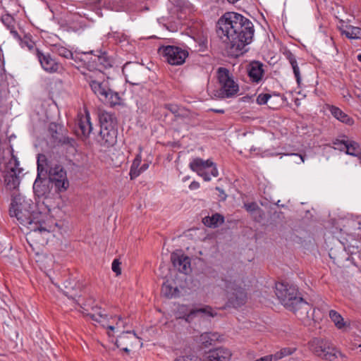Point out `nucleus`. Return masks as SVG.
I'll return each instance as SVG.
<instances>
[{"instance_id": "1", "label": "nucleus", "mask_w": 361, "mask_h": 361, "mask_svg": "<svg viewBox=\"0 0 361 361\" xmlns=\"http://www.w3.org/2000/svg\"><path fill=\"white\" fill-rule=\"evenodd\" d=\"M216 33L228 54L238 57L247 51L245 47L252 42L255 30L252 23L241 14L227 12L219 19Z\"/></svg>"}, {"instance_id": "2", "label": "nucleus", "mask_w": 361, "mask_h": 361, "mask_svg": "<svg viewBox=\"0 0 361 361\" xmlns=\"http://www.w3.org/2000/svg\"><path fill=\"white\" fill-rule=\"evenodd\" d=\"M35 205L31 199L21 194L12 195L9 214L16 217L18 222L27 226L30 231L43 232L47 230L42 226V214L34 210Z\"/></svg>"}, {"instance_id": "3", "label": "nucleus", "mask_w": 361, "mask_h": 361, "mask_svg": "<svg viewBox=\"0 0 361 361\" xmlns=\"http://www.w3.org/2000/svg\"><path fill=\"white\" fill-rule=\"evenodd\" d=\"M275 294L281 303L298 318L309 317L311 307L302 298L297 286L285 282L276 283Z\"/></svg>"}, {"instance_id": "4", "label": "nucleus", "mask_w": 361, "mask_h": 361, "mask_svg": "<svg viewBox=\"0 0 361 361\" xmlns=\"http://www.w3.org/2000/svg\"><path fill=\"white\" fill-rule=\"evenodd\" d=\"M226 293L228 307L238 308L243 305L247 300V293L244 282L239 276H230L223 279Z\"/></svg>"}, {"instance_id": "5", "label": "nucleus", "mask_w": 361, "mask_h": 361, "mask_svg": "<svg viewBox=\"0 0 361 361\" xmlns=\"http://www.w3.org/2000/svg\"><path fill=\"white\" fill-rule=\"evenodd\" d=\"M96 73H84L86 81L89 83L92 92L103 103L111 106L120 104V97L118 93L113 92L109 86V82L99 80L94 76Z\"/></svg>"}, {"instance_id": "6", "label": "nucleus", "mask_w": 361, "mask_h": 361, "mask_svg": "<svg viewBox=\"0 0 361 361\" xmlns=\"http://www.w3.org/2000/svg\"><path fill=\"white\" fill-rule=\"evenodd\" d=\"M218 86L215 96L219 98H231L239 92L238 84L234 80L229 71L223 67L217 70Z\"/></svg>"}, {"instance_id": "7", "label": "nucleus", "mask_w": 361, "mask_h": 361, "mask_svg": "<svg viewBox=\"0 0 361 361\" xmlns=\"http://www.w3.org/2000/svg\"><path fill=\"white\" fill-rule=\"evenodd\" d=\"M100 123L101 144L105 147L113 146L117 138V119L115 114H98Z\"/></svg>"}, {"instance_id": "8", "label": "nucleus", "mask_w": 361, "mask_h": 361, "mask_svg": "<svg viewBox=\"0 0 361 361\" xmlns=\"http://www.w3.org/2000/svg\"><path fill=\"white\" fill-rule=\"evenodd\" d=\"M310 350L317 357L329 361H338L339 357L345 356L338 350L330 345L328 341L314 338L309 342Z\"/></svg>"}, {"instance_id": "9", "label": "nucleus", "mask_w": 361, "mask_h": 361, "mask_svg": "<svg viewBox=\"0 0 361 361\" xmlns=\"http://www.w3.org/2000/svg\"><path fill=\"white\" fill-rule=\"evenodd\" d=\"M189 168L202 177L204 181H209L211 176L217 177L219 176L216 165L210 159L204 160L199 157L194 158L190 162Z\"/></svg>"}, {"instance_id": "10", "label": "nucleus", "mask_w": 361, "mask_h": 361, "mask_svg": "<svg viewBox=\"0 0 361 361\" xmlns=\"http://www.w3.org/2000/svg\"><path fill=\"white\" fill-rule=\"evenodd\" d=\"M56 53L66 59H72L76 63L78 61L83 62L88 67L90 66V61H92L93 63L99 62L102 63V58L98 55H93V51H87V52H80L76 51L75 54H73L67 48L63 46H56L55 47Z\"/></svg>"}, {"instance_id": "11", "label": "nucleus", "mask_w": 361, "mask_h": 361, "mask_svg": "<svg viewBox=\"0 0 361 361\" xmlns=\"http://www.w3.org/2000/svg\"><path fill=\"white\" fill-rule=\"evenodd\" d=\"M159 53L164 57L165 61L172 66L182 65L188 56L187 50L170 45L160 47Z\"/></svg>"}, {"instance_id": "12", "label": "nucleus", "mask_w": 361, "mask_h": 361, "mask_svg": "<svg viewBox=\"0 0 361 361\" xmlns=\"http://www.w3.org/2000/svg\"><path fill=\"white\" fill-rule=\"evenodd\" d=\"M49 178L59 192L65 191L69 185L66 171L62 166L55 165L49 169Z\"/></svg>"}, {"instance_id": "13", "label": "nucleus", "mask_w": 361, "mask_h": 361, "mask_svg": "<svg viewBox=\"0 0 361 361\" xmlns=\"http://www.w3.org/2000/svg\"><path fill=\"white\" fill-rule=\"evenodd\" d=\"M35 55L43 70L49 73H57L61 67V64L49 53L45 54L36 49Z\"/></svg>"}, {"instance_id": "14", "label": "nucleus", "mask_w": 361, "mask_h": 361, "mask_svg": "<svg viewBox=\"0 0 361 361\" xmlns=\"http://www.w3.org/2000/svg\"><path fill=\"white\" fill-rule=\"evenodd\" d=\"M22 172V169L19 168V161L17 159H13V166L7 171L4 176V182L6 186L9 190H16L20 185L19 174Z\"/></svg>"}, {"instance_id": "15", "label": "nucleus", "mask_w": 361, "mask_h": 361, "mask_svg": "<svg viewBox=\"0 0 361 361\" xmlns=\"http://www.w3.org/2000/svg\"><path fill=\"white\" fill-rule=\"evenodd\" d=\"M333 144L336 149L345 150L346 154L354 157L361 156V147L355 141L349 140H336Z\"/></svg>"}, {"instance_id": "16", "label": "nucleus", "mask_w": 361, "mask_h": 361, "mask_svg": "<svg viewBox=\"0 0 361 361\" xmlns=\"http://www.w3.org/2000/svg\"><path fill=\"white\" fill-rule=\"evenodd\" d=\"M178 311L180 314L183 313V315L179 316V317L184 319L188 322H190L195 315L200 313L204 314L212 317L216 315V312H214L212 308L209 306L190 310H188L185 306H181Z\"/></svg>"}, {"instance_id": "17", "label": "nucleus", "mask_w": 361, "mask_h": 361, "mask_svg": "<svg viewBox=\"0 0 361 361\" xmlns=\"http://www.w3.org/2000/svg\"><path fill=\"white\" fill-rule=\"evenodd\" d=\"M247 73L252 82L259 84L262 82L264 69V64L259 61H252L247 66Z\"/></svg>"}, {"instance_id": "18", "label": "nucleus", "mask_w": 361, "mask_h": 361, "mask_svg": "<svg viewBox=\"0 0 361 361\" xmlns=\"http://www.w3.org/2000/svg\"><path fill=\"white\" fill-rule=\"evenodd\" d=\"M75 125L78 127L77 134L85 137H87L92 130L90 114H77Z\"/></svg>"}, {"instance_id": "19", "label": "nucleus", "mask_w": 361, "mask_h": 361, "mask_svg": "<svg viewBox=\"0 0 361 361\" xmlns=\"http://www.w3.org/2000/svg\"><path fill=\"white\" fill-rule=\"evenodd\" d=\"M231 356L232 353L229 349L220 347L210 350L202 361H230Z\"/></svg>"}, {"instance_id": "20", "label": "nucleus", "mask_w": 361, "mask_h": 361, "mask_svg": "<svg viewBox=\"0 0 361 361\" xmlns=\"http://www.w3.org/2000/svg\"><path fill=\"white\" fill-rule=\"evenodd\" d=\"M173 265L179 272L188 274L191 271L190 259L184 255L173 253L171 256Z\"/></svg>"}, {"instance_id": "21", "label": "nucleus", "mask_w": 361, "mask_h": 361, "mask_svg": "<svg viewBox=\"0 0 361 361\" xmlns=\"http://www.w3.org/2000/svg\"><path fill=\"white\" fill-rule=\"evenodd\" d=\"M342 35H345L347 38L350 39H361V28L353 25H342L339 27Z\"/></svg>"}, {"instance_id": "22", "label": "nucleus", "mask_w": 361, "mask_h": 361, "mask_svg": "<svg viewBox=\"0 0 361 361\" xmlns=\"http://www.w3.org/2000/svg\"><path fill=\"white\" fill-rule=\"evenodd\" d=\"M92 312L88 313L87 316L91 319L98 323H101L102 326H105V322L108 319V315L104 313V310H102L101 307L95 306L92 308Z\"/></svg>"}, {"instance_id": "23", "label": "nucleus", "mask_w": 361, "mask_h": 361, "mask_svg": "<svg viewBox=\"0 0 361 361\" xmlns=\"http://www.w3.org/2000/svg\"><path fill=\"white\" fill-rule=\"evenodd\" d=\"M220 338L219 334L217 332H205L201 334L200 341L205 347L212 345Z\"/></svg>"}, {"instance_id": "24", "label": "nucleus", "mask_w": 361, "mask_h": 361, "mask_svg": "<svg viewBox=\"0 0 361 361\" xmlns=\"http://www.w3.org/2000/svg\"><path fill=\"white\" fill-rule=\"evenodd\" d=\"M224 218L220 214L216 213L212 216H206L203 219V223L208 227H217L219 224L224 223Z\"/></svg>"}, {"instance_id": "25", "label": "nucleus", "mask_w": 361, "mask_h": 361, "mask_svg": "<svg viewBox=\"0 0 361 361\" xmlns=\"http://www.w3.org/2000/svg\"><path fill=\"white\" fill-rule=\"evenodd\" d=\"M37 175L38 177L40 176V174L44 171L46 173L49 172V169L51 167L48 164V161L47 159V157L43 154H39L37 156Z\"/></svg>"}, {"instance_id": "26", "label": "nucleus", "mask_w": 361, "mask_h": 361, "mask_svg": "<svg viewBox=\"0 0 361 361\" xmlns=\"http://www.w3.org/2000/svg\"><path fill=\"white\" fill-rule=\"evenodd\" d=\"M14 38L16 39L19 42L20 45L23 49L27 48L29 51H31L35 47V44L34 41L31 39L30 35H25L22 38L18 35V37H14Z\"/></svg>"}, {"instance_id": "27", "label": "nucleus", "mask_w": 361, "mask_h": 361, "mask_svg": "<svg viewBox=\"0 0 361 361\" xmlns=\"http://www.w3.org/2000/svg\"><path fill=\"white\" fill-rule=\"evenodd\" d=\"M33 191L35 194L38 197L44 195L47 191V185L42 183L39 176L37 177L33 184Z\"/></svg>"}, {"instance_id": "28", "label": "nucleus", "mask_w": 361, "mask_h": 361, "mask_svg": "<svg viewBox=\"0 0 361 361\" xmlns=\"http://www.w3.org/2000/svg\"><path fill=\"white\" fill-rule=\"evenodd\" d=\"M2 23L7 27V28L10 30L11 34L13 37H18V33L15 30L13 23L14 20L11 16L7 14L4 15L1 18Z\"/></svg>"}, {"instance_id": "29", "label": "nucleus", "mask_w": 361, "mask_h": 361, "mask_svg": "<svg viewBox=\"0 0 361 361\" xmlns=\"http://www.w3.org/2000/svg\"><path fill=\"white\" fill-rule=\"evenodd\" d=\"M142 157L139 154H137L133 160V162L131 165L130 170V176L131 179H134L140 176V171H138L139 166L141 164Z\"/></svg>"}, {"instance_id": "30", "label": "nucleus", "mask_w": 361, "mask_h": 361, "mask_svg": "<svg viewBox=\"0 0 361 361\" xmlns=\"http://www.w3.org/2000/svg\"><path fill=\"white\" fill-rule=\"evenodd\" d=\"M178 292V288H173L169 281L165 282L162 286L161 293L168 298L176 297Z\"/></svg>"}, {"instance_id": "31", "label": "nucleus", "mask_w": 361, "mask_h": 361, "mask_svg": "<svg viewBox=\"0 0 361 361\" xmlns=\"http://www.w3.org/2000/svg\"><path fill=\"white\" fill-rule=\"evenodd\" d=\"M329 317L338 329H341L344 326L345 324L343 317L336 310H331L329 311Z\"/></svg>"}, {"instance_id": "32", "label": "nucleus", "mask_w": 361, "mask_h": 361, "mask_svg": "<svg viewBox=\"0 0 361 361\" xmlns=\"http://www.w3.org/2000/svg\"><path fill=\"white\" fill-rule=\"evenodd\" d=\"M288 59H289V62L291 64V66L293 68V71L295 77L296 78V81H297L298 84H300V81H301V78H300V69L298 66L297 61H296L295 56L292 54H290L289 56Z\"/></svg>"}, {"instance_id": "33", "label": "nucleus", "mask_w": 361, "mask_h": 361, "mask_svg": "<svg viewBox=\"0 0 361 361\" xmlns=\"http://www.w3.org/2000/svg\"><path fill=\"white\" fill-rule=\"evenodd\" d=\"M295 351V348H283L281 349L279 351L276 352V353L273 354L274 360H280L286 356L292 355Z\"/></svg>"}, {"instance_id": "34", "label": "nucleus", "mask_w": 361, "mask_h": 361, "mask_svg": "<svg viewBox=\"0 0 361 361\" xmlns=\"http://www.w3.org/2000/svg\"><path fill=\"white\" fill-rule=\"evenodd\" d=\"M334 117L339 121L348 126L354 123V120L348 114H334Z\"/></svg>"}, {"instance_id": "35", "label": "nucleus", "mask_w": 361, "mask_h": 361, "mask_svg": "<svg viewBox=\"0 0 361 361\" xmlns=\"http://www.w3.org/2000/svg\"><path fill=\"white\" fill-rule=\"evenodd\" d=\"M271 99V96L269 94H259L257 97V102L258 104L262 105L267 104Z\"/></svg>"}, {"instance_id": "36", "label": "nucleus", "mask_w": 361, "mask_h": 361, "mask_svg": "<svg viewBox=\"0 0 361 361\" xmlns=\"http://www.w3.org/2000/svg\"><path fill=\"white\" fill-rule=\"evenodd\" d=\"M121 262L118 259H114L112 264H111V269L114 272L116 273V276H118L121 274V269L120 267Z\"/></svg>"}, {"instance_id": "37", "label": "nucleus", "mask_w": 361, "mask_h": 361, "mask_svg": "<svg viewBox=\"0 0 361 361\" xmlns=\"http://www.w3.org/2000/svg\"><path fill=\"white\" fill-rule=\"evenodd\" d=\"M286 155H290L294 158L293 161L298 164L303 163L305 161V155H302L297 153L286 154Z\"/></svg>"}, {"instance_id": "38", "label": "nucleus", "mask_w": 361, "mask_h": 361, "mask_svg": "<svg viewBox=\"0 0 361 361\" xmlns=\"http://www.w3.org/2000/svg\"><path fill=\"white\" fill-rule=\"evenodd\" d=\"M174 361H202V359L197 356H180Z\"/></svg>"}, {"instance_id": "39", "label": "nucleus", "mask_w": 361, "mask_h": 361, "mask_svg": "<svg viewBox=\"0 0 361 361\" xmlns=\"http://www.w3.org/2000/svg\"><path fill=\"white\" fill-rule=\"evenodd\" d=\"M244 207L247 212H255L257 209H259V206L255 202H250V203L245 204Z\"/></svg>"}, {"instance_id": "40", "label": "nucleus", "mask_w": 361, "mask_h": 361, "mask_svg": "<svg viewBox=\"0 0 361 361\" xmlns=\"http://www.w3.org/2000/svg\"><path fill=\"white\" fill-rule=\"evenodd\" d=\"M338 111H339L338 108L331 106V105H329V104H326L323 107L324 112L329 111V113L334 114V113H338Z\"/></svg>"}, {"instance_id": "41", "label": "nucleus", "mask_w": 361, "mask_h": 361, "mask_svg": "<svg viewBox=\"0 0 361 361\" xmlns=\"http://www.w3.org/2000/svg\"><path fill=\"white\" fill-rule=\"evenodd\" d=\"M166 109L170 111L171 113H176L178 109L176 105L173 104H169L166 106Z\"/></svg>"}, {"instance_id": "42", "label": "nucleus", "mask_w": 361, "mask_h": 361, "mask_svg": "<svg viewBox=\"0 0 361 361\" xmlns=\"http://www.w3.org/2000/svg\"><path fill=\"white\" fill-rule=\"evenodd\" d=\"M200 188V183L197 181H192L190 185H189V188L190 190H197Z\"/></svg>"}, {"instance_id": "43", "label": "nucleus", "mask_w": 361, "mask_h": 361, "mask_svg": "<svg viewBox=\"0 0 361 361\" xmlns=\"http://www.w3.org/2000/svg\"><path fill=\"white\" fill-rule=\"evenodd\" d=\"M149 167V164H142L139 169H138V171H140V174L145 171V170H147Z\"/></svg>"}, {"instance_id": "44", "label": "nucleus", "mask_w": 361, "mask_h": 361, "mask_svg": "<svg viewBox=\"0 0 361 361\" xmlns=\"http://www.w3.org/2000/svg\"><path fill=\"white\" fill-rule=\"evenodd\" d=\"M49 130L51 132H56V124L55 123H51L50 124Z\"/></svg>"}, {"instance_id": "45", "label": "nucleus", "mask_w": 361, "mask_h": 361, "mask_svg": "<svg viewBox=\"0 0 361 361\" xmlns=\"http://www.w3.org/2000/svg\"><path fill=\"white\" fill-rule=\"evenodd\" d=\"M124 326L123 322L121 317L118 318V321L116 323V328H119L121 326Z\"/></svg>"}, {"instance_id": "46", "label": "nucleus", "mask_w": 361, "mask_h": 361, "mask_svg": "<svg viewBox=\"0 0 361 361\" xmlns=\"http://www.w3.org/2000/svg\"><path fill=\"white\" fill-rule=\"evenodd\" d=\"M115 328L116 327L114 326H111V325L107 326V329H109L111 331H114Z\"/></svg>"}, {"instance_id": "47", "label": "nucleus", "mask_w": 361, "mask_h": 361, "mask_svg": "<svg viewBox=\"0 0 361 361\" xmlns=\"http://www.w3.org/2000/svg\"><path fill=\"white\" fill-rule=\"evenodd\" d=\"M229 3L231 4H235V2H237L238 0H227Z\"/></svg>"}, {"instance_id": "48", "label": "nucleus", "mask_w": 361, "mask_h": 361, "mask_svg": "<svg viewBox=\"0 0 361 361\" xmlns=\"http://www.w3.org/2000/svg\"><path fill=\"white\" fill-rule=\"evenodd\" d=\"M357 58V60L361 62V54H358Z\"/></svg>"}, {"instance_id": "49", "label": "nucleus", "mask_w": 361, "mask_h": 361, "mask_svg": "<svg viewBox=\"0 0 361 361\" xmlns=\"http://www.w3.org/2000/svg\"><path fill=\"white\" fill-rule=\"evenodd\" d=\"M123 350V351H125L126 353H129L130 352V350L128 348H124Z\"/></svg>"}, {"instance_id": "50", "label": "nucleus", "mask_w": 361, "mask_h": 361, "mask_svg": "<svg viewBox=\"0 0 361 361\" xmlns=\"http://www.w3.org/2000/svg\"><path fill=\"white\" fill-rule=\"evenodd\" d=\"M215 113L220 114V113H224V111H223V110H216Z\"/></svg>"}, {"instance_id": "51", "label": "nucleus", "mask_w": 361, "mask_h": 361, "mask_svg": "<svg viewBox=\"0 0 361 361\" xmlns=\"http://www.w3.org/2000/svg\"><path fill=\"white\" fill-rule=\"evenodd\" d=\"M128 65L127 64V65L125 66V67L123 68V71L128 70Z\"/></svg>"}, {"instance_id": "52", "label": "nucleus", "mask_w": 361, "mask_h": 361, "mask_svg": "<svg viewBox=\"0 0 361 361\" xmlns=\"http://www.w3.org/2000/svg\"><path fill=\"white\" fill-rule=\"evenodd\" d=\"M216 190H219V191H220V192H223V190H221V189L220 188H219V187H216Z\"/></svg>"}, {"instance_id": "53", "label": "nucleus", "mask_w": 361, "mask_h": 361, "mask_svg": "<svg viewBox=\"0 0 361 361\" xmlns=\"http://www.w3.org/2000/svg\"><path fill=\"white\" fill-rule=\"evenodd\" d=\"M357 224H358V225H359V226H358V227H357V228H358V229H361V223H360V222H358Z\"/></svg>"}, {"instance_id": "54", "label": "nucleus", "mask_w": 361, "mask_h": 361, "mask_svg": "<svg viewBox=\"0 0 361 361\" xmlns=\"http://www.w3.org/2000/svg\"><path fill=\"white\" fill-rule=\"evenodd\" d=\"M177 29H178V27H177V26H176V27H173L171 30H172V31H175V30H177Z\"/></svg>"}, {"instance_id": "55", "label": "nucleus", "mask_w": 361, "mask_h": 361, "mask_svg": "<svg viewBox=\"0 0 361 361\" xmlns=\"http://www.w3.org/2000/svg\"><path fill=\"white\" fill-rule=\"evenodd\" d=\"M97 74L98 75H102V73L101 72H98V73H97Z\"/></svg>"}, {"instance_id": "56", "label": "nucleus", "mask_w": 361, "mask_h": 361, "mask_svg": "<svg viewBox=\"0 0 361 361\" xmlns=\"http://www.w3.org/2000/svg\"><path fill=\"white\" fill-rule=\"evenodd\" d=\"M69 285H71V283H68ZM71 288H73V286H70Z\"/></svg>"}, {"instance_id": "57", "label": "nucleus", "mask_w": 361, "mask_h": 361, "mask_svg": "<svg viewBox=\"0 0 361 361\" xmlns=\"http://www.w3.org/2000/svg\"><path fill=\"white\" fill-rule=\"evenodd\" d=\"M359 159H360V162H361V155L360 156Z\"/></svg>"}]
</instances>
